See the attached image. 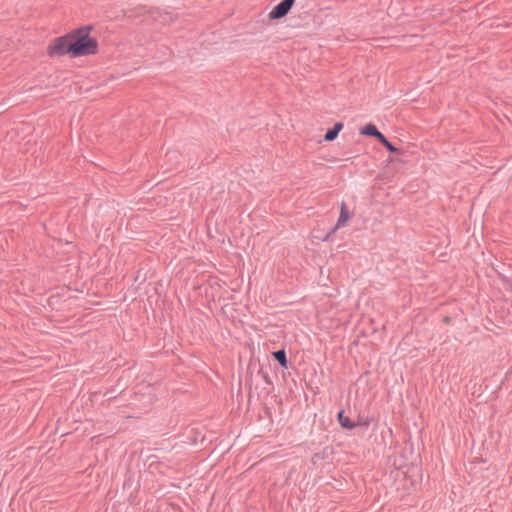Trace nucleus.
<instances>
[{"label": "nucleus", "instance_id": "obj_1", "mask_svg": "<svg viewBox=\"0 0 512 512\" xmlns=\"http://www.w3.org/2000/svg\"><path fill=\"white\" fill-rule=\"evenodd\" d=\"M92 27L83 26L70 33L53 39L47 46L50 57L69 55L72 58L96 55L98 40L92 36Z\"/></svg>", "mask_w": 512, "mask_h": 512}, {"label": "nucleus", "instance_id": "obj_2", "mask_svg": "<svg viewBox=\"0 0 512 512\" xmlns=\"http://www.w3.org/2000/svg\"><path fill=\"white\" fill-rule=\"evenodd\" d=\"M294 2L295 0H283L270 11L269 18L275 20L284 17L290 11Z\"/></svg>", "mask_w": 512, "mask_h": 512}, {"label": "nucleus", "instance_id": "obj_3", "mask_svg": "<svg viewBox=\"0 0 512 512\" xmlns=\"http://www.w3.org/2000/svg\"><path fill=\"white\" fill-rule=\"evenodd\" d=\"M360 133L365 136H373L376 137L379 141L383 138V134L377 129L374 124H366L360 130Z\"/></svg>", "mask_w": 512, "mask_h": 512}, {"label": "nucleus", "instance_id": "obj_4", "mask_svg": "<svg viewBox=\"0 0 512 512\" xmlns=\"http://www.w3.org/2000/svg\"><path fill=\"white\" fill-rule=\"evenodd\" d=\"M351 218L350 212L347 209V206L345 203L341 204L340 207V215L336 224V229H339L347 224L349 219Z\"/></svg>", "mask_w": 512, "mask_h": 512}, {"label": "nucleus", "instance_id": "obj_5", "mask_svg": "<svg viewBox=\"0 0 512 512\" xmlns=\"http://www.w3.org/2000/svg\"><path fill=\"white\" fill-rule=\"evenodd\" d=\"M343 127H344V125L342 122L335 123L333 128L329 129L326 132V134L324 136V140L328 141V142L335 140L337 138L338 134L340 133V131L343 129Z\"/></svg>", "mask_w": 512, "mask_h": 512}, {"label": "nucleus", "instance_id": "obj_6", "mask_svg": "<svg viewBox=\"0 0 512 512\" xmlns=\"http://www.w3.org/2000/svg\"><path fill=\"white\" fill-rule=\"evenodd\" d=\"M338 421L341 424V426L346 429H353V428L357 427L358 425H360V423H358V422H352L349 419V417L344 415L343 412H340L338 414Z\"/></svg>", "mask_w": 512, "mask_h": 512}, {"label": "nucleus", "instance_id": "obj_7", "mask_svg": "<svg viewBox=\"0 0 512 512\" xmlns=\"http://www.w3.org/2000/svg\"><path fill=\"white\" fill-rule=\"evenodd\" d=\"M273 356L283 368L288 367L286 352L284 350H278V351L274 352Z\"/></svg>", "mask_w": 512, "mask_h": 512}, {"label": "nucleus", "instance_id": "obj_8", "mask_svg": "<svg viewBox=\"0 0 512 512\" xmlns=\"http://www.w3.org/2000/svg\"><path fill=\"white\" fill-rule=\"evenodd\" d=\"M380 142L390 151V152H398V149L392 145L391 142H389L387 140V138L385 136H383V138L380 140Z\"/></svg>", "mask_w": 512, "mask_h": 512}]
</instances>
